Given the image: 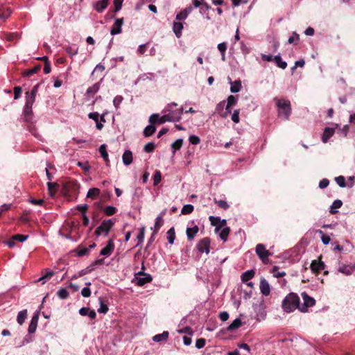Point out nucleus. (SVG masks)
Masks as SVG:
<instances>
[{
  "mask_svg": "<svg viewBox=\"0 0 355 355\" xmlns=\"http://www.w3.org/2000/svg\"><path fill=\"white\" fill-rule=\"evenodd\" d=\"M282 309L287 313H291L300 308V297L295 293H288L283 300Z\"/></svg>",
  "mask_w": 355,
  "mask_h": 355,
  "instance_id": "1",
  "label": "nucleus"
},
{
  "mask_svg": "<svg viewBox=\"0 0 355 355\" xmlns=\"http://www.w3.org/2000/svg\"><path fill=\"white\" fill-rule=\"evenodd\" d=\"M274 101L277 107L278 116L283 117L284 120H288L292 112L290 101L277 98H275Z\"/></svg>",
  "mask_w": 355,
  "mask_h": 355,
  "instance_id": "2",
  "label": "nucleus"
},
{
  "mask_svg": "<svg viewBox=\"0 0 355 355\" xmlns=\"http://www.w3.org/2000/svg\"><path fill=\"white\" fill-rule=\"evenodd\" d=\"M80 185L77 181L69 180L63 184L62 192L64 196H73L78 192Z\"/></svg>",
  "mask_w": 355,
  "mask_h": 355,
  "instance_id": "3",
  "label": "nucleus"
},
{
  "mask_svg": "<svg viewBox=\"0 0 355 355\" xmlns=\"http://www.w3.org/2000/svg\"><path fill=\"white\" fill-rule=\"evenodd\" d=\"M110 198V192L107 190L103 191V193L101 197V200L96 205L97 208L101 211H103L105 214L108 216H111V206L105 207L104 203L108 200Z\"/></svg>",
  "mask_w": 355,
  "mask_h": 355,
  "instance_id": "4",
  "label": "nucleus"
},
{
  "mask_svg": "<svg viewBox=\"0 0 355 355\" xmlns=\"http://www.w3.org/2000/svg\"><path fill=\"white\" fill-rule=\"evenodd\" d=\"M301 296L304 303L300 304V311L306 313L309 307H312L315 304V300L313 297H310L306 292H302Z\"/></svg>",
  "mask_w": 355,
  "mask_h": 355,
  "instance_id": "5",
  "label": "nucleus"
},
{
  "mask_svg": "<svg viewBox=\"0 0 355 355\" xmlns=\"http://www.w3.org/2000/svg\"><path fill=\"white\" fill-rule=\"evenodd\" d=\"M256 253L259 259L264 263H266L268 261V257L271 255V253L266 249L263 244L259 243L256 246Z\"/></svg>",
  "mask_w": 355,
  "mask_h": 355,
  "instance_id": "6",
  "label": "nucleus"
},
{
  "mask_svg": "<svg viewBox=\"0 0 355 355\" xmlns=\"http://www.w3.org/2000/svg\"><path fill=\"white\" fill-rule=\"evenodd\" d=\"M111 230V219L103 220L100 226H98L96 230L95 234L97 236L99 235H107L110 230Z\"/></svg>",
  "mask_w": 355,
  "mask_h": 355,
  "instance_id": "7",
  "label": "nucleus"
},
{
  "mask_svg": "<svg viewBox=\"0 0 355 355\" xmlns=\"http://www.w3.org/2000/svg\"><path fill=\"white\" fill-rule=\"evenodd\" d=\"M209 220L211 225L216 226L215 232H218L220 229L224 227L227 225L226 220L220 219V217L211 216L209 217Z\"/></svg>",
  "mask_w": 355,
  "mask_h": 355,
  "instance_id": "8",
  "label": "nucleus"
},
{
  "mask_svg": "<svg viewBox=\"0 0 355 355\" xmlns=\"http://www.w3.org/2000/svg\"><path fill=\"white\" fill-rule=\"evenodd\" d=\"M197 248L200 252H205L209 254L210 251V239L207 237L200 240L197 244Z\"/></svg>",
  "mask_w": 355,
  "mask_h": 355,
  "instance_id": "9",
  "label": "nucleus"
},
{
  "mask_svg": "<svg viewBox=\"0 0 355 355\" xmlns=\"http://www.w3.org/2000/svg\"><path fill=\"white\" fill-rule=\"evenodd\" d=\"M136 280L137 284L139 286H144L152 281V277L149 274L139 272L137 274Z\"/></svg>",
  "mask_w": 355,
  "mask_h": 355,
  "instance_id": "10",
  "label": "nucleus"
},
{
  "mask_svg": "<svg viewBox=\"0 0 355 355\" xmlns=\"http://www.w3.org/2000/svg\"><path fill=\"white\" fill-rule=\"evenodd\" d=\"M166 121H169V117L166 114L163 115L162 116L159 117L158 114H153L149 117V122L151 124L155 123H159V124H163L166 123Z\"/></svg>",
  "mask_w": 355,
  "mask_h": 355,
  "instance_id": "11",
  "label": "nucleus"
},
{
  "mask_svg": "<svg viewBox=\"0 0 355 355\" xmlns=\"http://www.w3.org/2000/svg\"><path fill=\"white\" fill-rule=\"evenodd\" d=\"M183 110V107H180L175 110H171V112H168V114L166 115L168 116L170 122L179 121L182 119Z\"/></svg>",
  "mask_w": 355,
  "mask_h": 355,
  "instance_id": "12",
  "label": "nucleus"
},
{
  "mask_svg": "<svg viewBox=\"0 0 355 355\" xmlns=\"http://www.w3.org/2000/svg\"><path fill=\"white\" fill-rule=\"evenodd\" d=\"M355 270V265L353 264H340L338 271L345 275H351Z\"/></svg>",
  "mask_w": 355,
  "mask_h": 355,
  "instance_id": "13",
  "label": "nucleus"
},
{
  "mask_svg": "<svg viewBox=\"0 0 355 355\" xmlns=\"http://www.w3.org/2000/svg\"><path fill=\"white\" fill-rule=\"evenodd\" d=\"M104 114L101 115V121H98V118H99V114L98 112H92V113H89L88 116L89 119H92L93 120H94L96 121V128L98 129V130H101L103 125L101 122H105V119H104Z\"/></svg>",
  "mask_w": 355,
  "mask_h": 355,
  "instance_id": "14",
  "label": "nucleus"
},
{
  "mask_svg": "<svg viewBox=\"0 0 355 355\" xmlns=\"http://www.w3.org/2000/svg\"><path fill=\"white\" fill-rule=\"evenodd\" d=\"M261 293L265 295L268 296L270 293V288L268 282L264 278H261L260 281L259 285Z\"/></svg>",
  "mask_w": 355,
  "mask_h": 355,
  "instance_id": "15",
  "label": "nucleus"
},
{
  "mask_svg": "<svg viewBox=\"0 0 355 355\" xmlns=\"http://www.w3.org/2000/svg\"><path fill=\"white\" fill-rule=\"evenodd\" d=\"M311 269L315 273H318L325 268V264L322 261H318L316 260L312 261L311 263Z\"/></svg>",
  "mask_w": 355,
  "mask_h": 355,
  "instance_id": "16",
  "label": "nucleus"
},
{
  "mask_svg": "<svg viewBox=\"0 0 355 355\" xmlns=\"http://www.w3.org/2000/svg\"><path fill=\"white\" fill-rule=\"evenodd\" d=\"M38 320H39L38 314L37 313L34 314L31 318V322L28 326V331L29 334H33L35 332L37 327Z\"/></svg>",
  "mask_w": 355,
  "mask_h": 355,
  "instance_id": "17",
  "label": "nucleus"
},
{
  "mask_svg": "<svg viewBox=\"0 0 355 355\" xmlns=\"http://www.w3.org/2000/svg\"><path fill=\"white\" fill-rule=\"evenodd\" d=\"M123 24V18H119L115 20L112 26V35L121 33V26Z\"/></svg>",
  "mask_w": 355,
  "mask_h": 355,
  "instance_id": "18",
  "label": "nucleus"
},
{
  "mask_svg": "<svg viewBox=\"0 0 355 355\" xmlns=\"http://www.w3.org/2000/svg\"><path fill=\"white\" fill-rule=\"evenodd\" d=\"M334 129L331 128H325L322 137V141L323 143H327L329 138L334 134Z\"/></svg>",
  "mask_w": 355,
  "mask_h": 355,
  "instance_id": "19",
  "label": "nucleus"
},
{
  "mask_svg": "<svg viewBox=\"0 0 355 355\" xmlns=\"http://www.w3.org/2000/svg\"><path fill=\"white\" fill-rule=\"evenodd\" d=\"M11 15V10L10 8L0 6V20H6Z\"/></svg>",
  "mask_w": 355,
  "mask_h": 355,
  "instance_id": "20",
  "label": "nucleus"
},
{
  "mask_svg": "<svg viewBox=\"0 0 355 355\" xmlns=\"http://www.w3.org/2000/svg\"><path fill=\"white\" fill-rule=\"evenodd\" d=\"M123 162L125 165L128 166L132 162V153L130 150H126L123 156Z\"/></svg>",
  "mask_w": 355,
  "mask_h": 355,
  "instance_id": "21",
  "label": "nucleus"
},
{
  "mask_svg": "<svg viewBox=\"0 0 355 355\" xmlns=\"http://www.w3.org/2000/svg\"><path fill=\"white\" fill-rule=\"evenodd\" d=\"M48 191L51 197H53L59 188V184L56 182H49L47 183Z\"/></svg>",
  "mask_w": 355,
  "mask_h": 355,
  "instance_id": "22",
  "label": "nucleus"
},
{
  "mask_svg": "<svg viewBox=\"0 0 355 355\" xmlns=\"http://www.w3.org/2000/svg\"><path fill=\"white\" fill-rule=\"evenodd\" d=\"M23 114L24 115V120L27 122H31L33 119V110L32 107L24 106Z\"/></svg>",
  "mask_w": 355,
  "mask_h": 355,
  "instance_id": "23",
  "label": "nucleus"
},
{
  "mask_svg": "<svg viewBox=\"0 0 355 355\" xmlns=\"http://www.w3.org/2000/svg\"><path fill=\"white\" fill-rule=\"evenodd\" d=\"M183 29V24L180 21H175L173 23V30L177 37H180L182 35V31Z\"/></svg>",
  "mask_w": 355,
  "mask_h": 355,
  "instance_id": "24",
  "label": "nucleus"
},
{
  "mask_svg": "<svg viewBox=\"0 0 355 355\" xmlns=\"http://www.w3.org/2000/svg\"><path fill=\"white\" fill-rule=\"evenodd\" d=\"M41 69L40 64H37L33 68L27 69L22 72V76L24 77H29L33 76V74L37 73Z\"/></svg>",
  "mask_w": 355,
  "mask_h": 355,
  "instance_id": "25",
  "label": "nucleus"
},
{
  "mask_svg": "<svg viewBox=\"0 0 355 355\" xmlns=\"http://www.w3.org/2000/svg\"><path fill=\"white\" fill-rule=\"evenodd\" d=\"M199 228L197 225H195L193 227H188L187 229L186 233L189 240L193 239L196 234L198 232Z\"/></svg>",
  "mask_w": 355,
  "mask_h": 355,
  "instance_id": "26",
  "label": "nucleus"
},
{
  "mask_svg": "<svg viewBox=\"0 0 355 355\" xmlns=\"http://www.w3.org/2000/svg\"><path fill=\"white\" fill-rule=\"evenodd\" d=\"M255 272L253 270H247L241 275V280L243 282H247L254 277Z\"/></svg>",
  "mask_w": 355,
  "mask_h": 355,
  "instance_id": "27",
  "label": "nucleus"
},
{
  "mask_svg": "<svg viewBox=\"0 0 355 355\" xmlns=\"http://www.w3.org/2000/svg\"><path fill=\"white\" fill-rule=\"evenodd\" d=\"M109 0H101L96 2L95 8L98 12H102L108 6Z\"/></svg>",
  "mask_w": 355,
  "mask_h": 355,
  "instance_id": "28",
  "label": "nucleus"
},
{
  "mask_svg": "<svg viewBox=\"0 0 355 355\" xmlns=\"http://www.w3.org/2000/svg\"><path fill=\"white\" fill-rule=\"evenodd\" d=\"M168 332L165 331L162 334H157L153 336V340L155 342H161V341H165L168 338Z\"/></svg>",
  "mask_w": 355,
  "mask_h": 355,
  "instance_id": "29",
  "label": "nucleus"
},
{
  "mask_svg": "<svg viewBox=\"0 0 355 355\" xmlns=\"http://www.w3.org/2000/svg\"><path fill=\"white\" fill-rule=\"evenodd\" d=\"M343 205V202L340 200H336L334 201L333 204L331 206V209L329 212L331 214H335L338 212L336 209L340 208Z\"/></svg>",
  "mask_w": 355,
  "mask_h": 355,
  "instance_id": "30",
  "label": "nucleus"
},
{
  "mask_svg": "<svg viewBox=\"0 0 355 355\" xmlns=\"http://www.w3.org/2000/svg\"><path fill=\"white\" fill-rule=\"evenodd\" d=\"M273 61L277 64L278 67L282 69H285L287 67V63L282 60L279 55H275L273 58Z\"/></svg>",
  "mask_w": 355,
  "mask_h": 355,
  "instance_id": "31",
  "label": "nucleus"
},
{
  "mask_svg": "<svg viewBox=\"0 0 355 355\" xmlns=\"http://www.w3.org/2000/svg\"><path fill=\"white\" fill-rule=\"evenodd\" d=\"M26 318H27V310L26 309L19 311L18 313L17 318V322L19 323V324L22 325Z\"/></svg>",
  "mask_w": 355,
  "mask_h": 355,
  "instance_id": "32",
  "label": "nucleus"
},
{
  "mask_svg": "<svg viewBox=\"0 0 355 355\" xmlns=\"http://www.w3.org/2000/svg\"><path fill=\"white\" fill-rule=\"evenodd\" d=\"M99 89L98 84H94L87 89L86 95L88 98L92 97Z\"/></svg>",
  "mask_w": 355,
  "mask_h": 355,
  "instance_id": "33",
  "label": "nucleus"
},
{
  "mask_svg": "<svg viewBox=\"0 0 355 355\" xmlns=\"http://www.w3.org/2000/svg\"><path fill=\"white\" fill-rule=\"evenodd\" d=\"M231 84L230 91L232 93H236L241 89V81L240 80H235L234 83L231 82Z\"/></svg>",
  "mask_w": 355,
  "mask_h": 355,
  "instance_id": "34",
  "label": "nucleus"
},
{
  "mask_svg": "<svg viewBox=\"0 0 355 355\" xmlns=\"http://www.w3.org/2000/svg\"><path fill=\"white\" fill-rule=\"evenodd\" d=\"M99 194H100V189L92 188V189H89L87 194V198L94 199Z\"/></svg>",
  "mask_w": 355,
  "mask_h": 355,
  "instance_id": "35",
  "label": "nucleus"
},
{
  "mask_svg": "<svg viewBox=\"0 0 355 355\" xmlns=\"http://www.w3.org/2000/svg\"><path fill=\"white\" fill-rule=\"evenodd\" d=\"M167 239L170 244H173L174 241L175 239V228L172 227L167 231Z\"/></svg>",
  "mask_w": 355,
  "mask_h": 355,
  "instance_id": "36",
  "label": "nucleus"
},
{
  "mask_svg": "<svg viewBox=\"0 0 355 355\" xmlns=\"http://www.w3.org/2000/svg\"><path fill=\"white\" fill-rule=\"evenodd\" d=\"M99 153L106 163L109 162L108 153L106 150V145L103 144L99 148Z\"/></svg>",
  "mask_w": 355,
  "mask_h": 355,
  "instance_id": "37",
  "label": "nucleus"
},
{
  "mask_svg": "<svg viewBox=\"0 0 355 355\" xmlns=\"http://www.w3.org/2000/svg\"><path fill=\"white\" fill-rule=\"evenodd\" d=\"M242 324L241 320L239 318L235 319L227 327L228 331H233L239 328Z\"/></svg>",
  "mask_w": 355,
  "mask_h": 355,
  "instance_id": "38",
  "label": "nucleus"
},
{
  "mask_svg": "<svg viewBox=\"0 0 355 355\" xmlns=\"http://www.w3.org/2000/svg\"><path fill=\"white\" fill-rule=\"evenodd\" d=\"M230 228L225 226L219 234L220 239L223 240V241H226L227 240V237L230 234Z\"/></svg>",
  "mask_w": 355,
  "mask_h": 355,
  "instance_id": "39",
  "label": "nucleus"
},
{
  "mask_svg": "<svg viewBox=\"0 0 355 355\" xmlns=\"http://www.w3.org/2000/svg\"><path fill=\"white\" fill-rule=\"evenodd\" d=\"M156 128L153 125V124H151L146 126L145 129L144 130V135L145 137H150L155 132Z\"/></svg>",
  "mask_w": 355,
  "mask_h": 355,
  "instance_id": "40",
  "label": "nucleus"
},
{
  "mask_svg": "<svg viewBox=\"0 0 355 355\" xmlns=\"http://www.w3.org/2000/svg\"><path fill=\"white\" fill-rule=\"evenodd\" d=\"M182 144H183V139H178L177 140H175L172 144H171V148L173 149V154L175 153L176 150H178L181 148L182 146Z\"/></svg>",
  "mask_w": 355,
  "mask_h": 355,
  "instance_id": "41",
  "label": "nucleus"
},
{
  "mask_svg": "<svg viewBox=\"0 0 355 355\" xmlns=\"http://www.w3.org/2000/svg\"><path fill=\"white\" fill-rule=\"evenodd\" d=\"M35 101V96L29 95V92L26 93V103L24 106H28L30 107H32Z\"/></svg>",
  "mask_w": 355,
  "mask_h": 355,
  "instance_id": "42",
  "label": "nucleus"
},
{
  "mask_svg": "<svg viewBox=\"0 0 355 355\" xmlns=\"http://www.w3.org/2000/svg\"><path fill=\"white\" fill-rule=\"evenodd\" d=\"M111 252V239L107 241L106 246L100 252L101 255H109Z\"/></svg>",
  "mask_w": 355,
  "mask_h": 355,
  "instance_id": "43",
  "label": "nucleus"
},
{
  "mask_svg": "<svg viewBox=\"0 0 355 355\" xmlns=\"http://www.w3.org/2000/svg\"><path fill=\"white\" fill-rule=\"evenodd\" d=\"M57 295L62 300L67 299L69 296V292L64 288L60 289L57 292Z\"/></svg>",
  "mask_w": 355,
  "mask_h": 355,
  "instance_id": "44",
  "label": "nucleus"
},
{
  "mask_svg": "<svg viewBox=\"0 0 355 355\" xmlns=\"http://www.w3.org/2000/svg\"><path fill=\"white\" fill-rule=\"evenodd\" d=\"M193 209L194 207L192 205H185L181 210V214L183 215L189 214L193 212Z\"/></svg>",
  "mask_w": 355,
  "mask_h": 355,
  "instance_id": "45",
  "label": "nucleus"
},
{
  "mask_svg": "<svg viewBox=\"0 0 355 355\" xmlns=\"http://www.w3.org/2000/svg\"><path fill=\"white\" fill-rule=\"evenodd\" d=\"M163 218L162 216H159L156 218L155 223V233H157L160 227L163 225Z\"/></svg>",
  "mask_w": 355,
  "mask_h": 355,
  "instance_id": "46",
  "label": "nucleus"
},
{
  "mask_svg": "<svg viewBox=\"0 0 355 355\" xmlns=\"http://www.w3.org/2000/svg\"><path fill=\"white\" fill-rule=\"evenodd\" d=\"M162 180V173L159 171H156L153 175V184L155 186L158 185Z\"/></svg>",
  "mask_w": 355,
  "mask_h": 355,
  "instance_id": "47",
  "label": "nucleus"
},
{
  "mask_svg": "<svg viewBox=\"0 0 355 355\" xmlns=\"http://www.w3.org/2000/svg\"><path fill=\"white\" fill-rule=\"evenodd\" d=\"M5 38L9 42H13L19 38V34L17 33H6Z\"/></svg>",
  "mask_w": 355,
  "mask_h": 355,
  "instance_id": "48",
  "label": "nucleus"
},
{
  "mask_svg": "<svg viewBox=\"0 0 355 355\" xmlns=\"http://www.w3.org/2000/svg\"><path fill=\"white\" fill-rule=\"evenodd\" d=\"M54 273L52 271H48L46 272L44 275L41 277L37 281L42 282V284H44L46 280L51 279L53 276Z\"/></svg>",
  "mask_w": 355,
  "mask_h": 355,
  "instance_id": "49",
  "label": "nucleus"
},
{
  "mask_svg": "<svg viewBox=\"0 0 355 355\" xmlns=\"http://www.w3.org/2000/svg\"><path fill=\"white\" fill-rule=\"evenodd\" d=\"M299 40L300 35L296 32H293V35L288 38V42L289 44H297Z\"/></svg>",
  "mask_w": 355,
  "mask_h": 355,
  "instance_id": "50",
  "label": "nucleus"
},
{
  "mask_svg": "<svg viewBox=\"0 0 355 355\" xmlns=\"http://www.w3.org/2000/svg\"><path fill=\"white\" fill-rule=\"evenodd\" d=\"M237 103V98L233 95H230L227 98V107H232Z\"/></svg>",
  "mask_w": 355,
  "mask_h": 355,
  "instance_id": "51",
  "label": "nucleus"
},
{
  "mask_svg": "<svg viewBox=\"0 0 355 355\" xmlns=\"http://www.w3.org/2000/svg\"><path fill=\"white\" fill-rule=\"evenodd\" d=\"M273 276L277 278L282 277L286 275V272L278 271V267L275 266L272 270Z\"/></svg>",
  "mask_w": 355,
  "mask_h": 355,
  "instance_id": "52",
  "label": "nucleus"
},
{
  "mask_svg": "<svg viewBox=\"0 0 355 355\" xmlns=\"http://www.w3.org/2000/svg\"><path fill=\"white\" fill-rule=\"evenodd\" d=\"M335 181L340 187H345V178L343 175L338 176L335 178Z\"/></svg>",
  "mask_w": 355,
  "mask_h": 355,
  "instance_id": "53",
  "label": "nucleus"
},
{
  "mask_svg": "<svg viewBox=\"0 0 355 355\" xmlns=\"http://www.w3.org/2000/svg\"><path fill=\"white\" fill-rule=\"evenodd\" d=\"M155 148V145L153 142H149L144 146V150L146 153H151Z\"/></svg>",
  "mask_w": 355,
  "mask_h": 355,
  "instance_id": "54",
  "label": "nucleus"
},
{
  "mask_svg": "<svg viewBox=\"0 0 355 355\" xmlns=\"http://www.w3.org/2000/svg\"><path fill=\"white\" fill-rule=\"evenodd\" d=\"M215 203H216L220 208H223V209H227L230 207V205L227 204V202L225 200H217L216 199H214Z\"/></svg>",
  "mask_w": 355,
  "mask_h": 355,
  "instance_id": "55",
  "label": "nucleus"
},
{
  "mask_svg": "<svg viewBox=\"0 0 355 355\" xmlns=\"http://www.w3.org/2000/svg\"><path fill=\"white\" fill-rule=\"evenodd\" d=\"M28 235H24V234H15L12 236L13 240L18 241L20 242H24L28 239Z\"/></svg>",
  "mask_w": 355,
  "mask_h": 355,
  "instance_id": "56",
  "label": "nucleus"
},
{
  "mask_svg": "<svg viewBox=\"0 0 355 355\" xmlns=\"http://www.w3.org/2000/svg\"><path fill=\"white\" fill-rule=\"evenodd\" d=\"M189 141L191 144L193 145H197L200 142V138L196 135H191L189 138Z\"/></svg>",
  "mask_w": 355,
  "mask_h": 355,
  "instance_id": "57",
  "label": "nucleus"
},
{
  "mask_svg": "<svg viewBox=\"0 0 355 355\" xmlns=\"http://www.w3.org/2000/svg\"><path fill=\"white\" fill-rule=\"evenodd\" d=\"M225 105V101H220L216 105V112H218L220 115V113L224 112L223 108H224Z\"/></svg>",
  "mask_w": 355,
  "mask_h": 355,
  "instance_id": "58",
  "label": "nucleus"
},
{
  "mask_svg": "<svg viewBox=\"0 0 355 355\" xmlns=\"http://www.w3.org/2000/svg\"><path fill=\"white\" fill-rule=\"evenodd\" d=\"M123 0H114V12H118L121 10L123 5Z\"/></svg>",
  "mask_w": 355,
  "mask_h": 355,
  "instance_id": "59",
  "label": "nucleus"
},
{
  "mask_svg": "<svg viewBox=\"0 0 355 355\" xmlns=\"http://www.w3.org/2000/svg\"><path fill=\"white\" fill-rule=\"evenodd\" d=\"M206 340L205 338H198L196 342V347L198 349H201L205 345Z\"/></svg>",
  "mask_w": 355,
  "mask_h": 355,
  "instance_id": "60",
  "label": "nucleus"
},
{
  "mask_svg": "<svg viewBox=\"0 0 355 355\" xmlns=\"http://www.w3.org/2000/svg\"><path fill=\"white\" fill-rule=\"evenodd\" d=\"M320 234H322V236L321 237V240L322 241V243L324 244V245H327L328 244L330 241H331V239L330 237L328 236V235H326V234H323V232L322 230H318V231Z\"/></svg>",
  "mask_w": 355,
  "mask_h": 355,
  "instance_id": "61",
  "label": "nucleus"
},
{
  "mask_svg": "<svg viewBox=\"0 0 355 355\" xmlns=\"http://www.w3.org/2000/svg\"><path fill=\"white\" fill-rule=\"evenodd\" d=\"M21 88L19 86H16L14 87V98L15 100L18 99L21 94Z\"/></svg>",
  "mask_w": 355,
  "mask_h": 355,
  "instance_id": "62",
  "label": "nucleus"
},
{
  "mask_svg": "<svg viewBox=\"0 0 355 355\" xmlns=\"http://www.w3.org/2000/svg\"><path fill=\"white\" fill-rule=\"evenodd\" d=\"M123 97L121 96H116L112 101L113 104L116 108H118L120 103L123 101Z\"/></svg>",
  "mask_w": 355,
  "mask_h": 355,
  "instance_id": "63",
  "label": "nucleus"
},
{
  "mask_svg": "<svg viewBox=\"0 0 355 355\" xmlns=\"http://www.w3.org/2000/svg\"><path fill=\"white\" fill-rule=\"evenodd\" d=\"M232 120L238 123L239 122V110H235L232 115Z\"/></svg>",
  "mask_w": 355,
  "mask_h": 355,
  "instance_id": "64",
  "label": "nucleus"
}]
</instances>
